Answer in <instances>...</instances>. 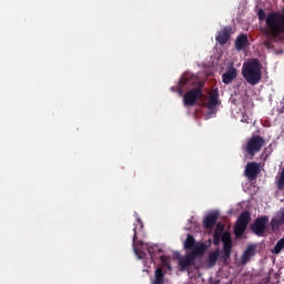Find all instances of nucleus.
Instances as JSON below:
<instances>
[{
    "mask_svg": "<svg viewBox=\"0 0 284 284\" xmlns=\"http://www.w3.org/2000/svg\"><path fill=\"white\" fill-rule=\"evenodd\" d=\"M250 44V40L247 39V34H240L235 40V49L241 51L245 50L247 45Z\"/></svg>",
    "mask_w": 284,
    "mask_h": 284,
    "instance_id": "obj_15",
    "label": "nucleus"
},
{
    "mask_svg": "<svg viewBox=\"0 0 284 284\" xmlns=\"http://www.w3.org/2000/svg\"><path fill=\"white\" fill-rule=\"evenodd\" d=\"M219 105V89H214L210 92L207 108L209 110H214Z\"/></svg>",
    "mask_w": 284,
    "mask_h": 284,
    "instance_id": "obj_16",
    "label": "nucleus"
},
{
    "mask_svg": "<svg viewBox=\"0 0 284 284\" xmlns=\"http://www.w3.org/2000/svg\"><path fill=\"white\" fill-rule=\"evenodd\" d=\"M250 221H252V213L250 211H243L234 225V235L236 239H241L243 234H245V230H247V225H250Z\"/></svg>",
    "mask_w": 284,
    "mask_h": 284,
    "instance_id": "obj_6",
    "label": "nucleus"
},
{
    "mask_svg": "<svg viewBox=\"0 0 284 284\" xmlns=\"http://www.w3.org/2000/svg\"><path fill=\"white\" fill-rule=\"evenodd\" d=\"M284 250V236L277 241V243L275 244L274 248L272 250L273 254H281V252H283Z\"/></svg>",
    "mask_w": 284,
    "mask_h": 284,
    "instance_id": "obj_20",
    "label": "nucleus"
},
{
    "mask_svg": "<svg viewBox=\"0 0 284 284\" xmlns=\"http://www.w3.org/2000/svg\"><path fill=\"white\" fill-rule=\"evenodd\" d=\"M136 225H140V230H143V221L141 219H138Z\"/></svg>",
    "mask_w": 284,
    "mask_h": 284,
    "instance_id": "obj_28",
    "label": "nucleus"
},
{
    "mask_svg": "<svg viewBox=\"0 0 284 284\" xmlns=\"http://www.w3.org/2000/svg\"><path fill=\"white\" fill-rule=\"evenodd\" d=\"M216 261H219V251L210 253L207 263L211 267H213V265H216Z\"/></svg>",
    "mask_w": 284,
    "mask_h": 284,
    "instance_id": "obj_21",
    "label": "nucleus"
},
{
    "mask_svg": "<svg viewBox=\"0 0 284 284\" xmlns=\"http://www.w3.org/2000/svg\"><path fill=\"white\" fill-rule=\"evenodd\" d=\"M267 223H270V217L262 216L257 217L254 223L251 224V230L256 236H263L267 230Z\"/></svg>",
    "mask_w": 284,
    "mask_h": 284,
    "instance_id": "obj_7",
    "label": "nucleus"
},
{
    "mask_svg": "<svg viewBox=\"0 0 284 284\" xmlns=\"http://www.w3.org/2000/svg\"><path fill=\"white\" fill-rule=\"evenodd\" d=\"M255 254L256 245H248L241 257L242 265H246L248 261H251L252 256H255Z\"/></svg>",
    "mask_w": 284,
    "mask_h": 284,
    "instance_id": "obj_13",
    "label": "nucleus"
},
{
    "mask_svg": "<svg viewBox=\"0 0 284 284\" xmlns=\"http://www.w3.org/2000/svg\"><path fill=\"white\" fill-rule=\"evenodd\" d=\"M223 239V226L221 230H215L213 233V243L214 245H219Z\"/></svg>",
    "mask_w": 284,
    "mask_h": 284,
    "instance_id": "obj_19",
    "label": "nucleus"
},
{
    "mask_svg": "<svg viewBox=\"0 0 284 284\" xmlns=\"http://www.w3.org/2000/svg\"><path fill=\"white\" fill-rule=\"evenodd\" d=\"M265 146V140L261 135H253L251 136L246 145L244 146V151L246 152L247 156H251V159H254L261 150Z\"/></svg>",
    "mask_w": 284,
    "mask_h": 284,
    "instance_id": "obj_4",
    "label": "nucleus"
},
{
    "mask_svg": "<svg viewBox=\"0 0 284 284\" xmlns=\"http://www.w3.org/2000/svg\"><path fill=\"white\" fill-rule=\"evenodd\" d=\"M266 28L264 33L266 37H281L284 34V9L282 13L276 11L270 12L265 19Z\"/></svg>",
    "mask_w": 284,
    "mask_h": 284,
    "instance_id": "obj_2",
    "label": "nucleus"
},
{
    "mask_svg": "<svg viewBox=\"0 0 284 284\" xmlns=\"http://www.w3.org/2000/svg\"><path fill=\"white\" fill-rule=\"evenodd\" d=\"M222 243H232V235L230 234V232H224L222 234Z\"/></svg>",
    "mask_w": 284,
    "mask_h": 284,
    "instance_id": "obj_23",
    "label": "nucleus"
},
{
    "mask_svg": "<svg viewBox=\"0 0 284 284\" xmlns=\"http://www.w3.org/2000/svg\"><path fill=\"white\" fill-rule=\"evenodd\" d=\"M231 37H232V27L226 26L219 31V34L216 36L215 41H217L220 45H225V43L230 41Z\"/></svg>",
    "mask_w": 284,
    "mask_h": 284,
    "instance_id": "obj_10",
    "label": "nucleus"
},
{
    "mask_svg": "<svg viewBox=\"0 0 284 284\" xmlns=\"http://www.w3.org/2000/svg\"><path fill=\"white\" fill-rule=\"evenodd\" d=\"M257 17H258L260 21H265V10L258 9Z\"/></svg>",
    "mask_w": 284,
    "mask_h": 284,
    "instance_id": "obj_27",
    "label": "nucleus"
},
{
    "mask_svg": "<svg viewBox=\"0 0 284 284\" xmlns=\"http://www.w3.org/2000/svg\"><path fill=\"white\" fill-rule=\"evenodd\" d=\"M263 67L258 59H253L242 67V77L248 85H258L263 79Z\"/></svg>",
    "mask_w": 284,
    "mask_h": 284,
    "instance_id": "obj_1",
    "label": "nucleus"
},
{
    "mask_svg": "<svg viewBox=\"0 0 284 284\" xmlns=\"http://www.w3.org/2000/svg\"><path fill=\"white\" fill-rule=\"evenodd\" d=\"M284 225V207H282L274 217L271 220L272 230H278Z\"/></svg>",
    "mask_w": 284,
    "mask_h": 284,
    "instance_id": "obj_11",
    "label": "nucleus"
},
{
    "mask_svg": "<svg viewBox=\"0 0 284 284\" xmlns=\"http://www.w3.org/2000/svg\"><path fill=\"white\" fill-rule=\"evenodd\" d=\"M196 240L194 239V236H192L191 234H189L186 236V240L184 242V250H194V247H196Z\"/></svg>",
    "mask_w": 284,
    "mask_h": 284,
    "instance_id": "obj_17",
    "label": "nucleus"
},
{
    "mask_svg": "<svg viewBox=\"0 0 284 284\" xmlns=\"http://www.w3.org/2000/svg\"><path fill=\"white\" fill-rule=\"evenodd\" d=\"M199 83H201V81H199V78L196 75L191 73H184L179 81L180 94H183V88H185V85H189L190 88L196 85V88H199Z\"/></svg>",
    "mask_w": 284,
    "mask_h": 284,
    "instance_id": "obj_8",
    "label": "nucleus"
},
{
    "mask_svg": "<svg viewBox=\"0 0 284 284\" xmlns=\"http://www.w3.org/2000/svg\"><path fill=\"white\" fill-rule=\"evenodd\" d=\"M148 252H149L150 256H152V254H154V248L153 247H149Z\"/></svg>",
    "mask_w": 284,
    "mask_h": 284,
    "instance_id": "obj_29",
    "label": "nucleus"
},
{
    "mask_svg": "<svg viewBox=\"0 0 284 284\" xmlns=\"http://www.w3.org/2000/svg\"><path fill=\"white\" fill-rule=\"evenodd\" d=\"M244 174L248 181L256 180V176L261 174V165L256 162H248L245 166Z\"/></svg>",
    "mask_w": 284,
    "mask_h": 284,
    "instance_id": "obj_9",
    "label": "nucleus"
},
{
    "mask_svg": "<svg viewBox=\"0 0 284 284\" xmlns=\"http://www.w3.org/2000/svg\"><path fill=\"white\" fill-rule=\"evenodd\" d=\"M160 261H161L163 267H168L169 270L172 267V266L170 265V258H168V256L162 255V256L160 257Z\"/></svg>",
    "mask_w": 284,
    "mask_h": 284,
    "instance_id": "obj_24",
    "label": "nucleus"
},
{
    "mask_svg": "<svg viewBox=\"0 0 284 284\" xmlns=\"http://www.w3.org/2000/svg\"><path fill=\"white\" fill-rule=\"evenodd\" d=\"M277 187L278 190H283L284 189V173L281 174L278 181H277Z\"/></svg>",
    "mask_w": 284,
    "mask_h": 284,
    "instance_id": "obj_26",
    "label": "nucleus"
},
{
    "mask_svg": "<svg viewBox=\"0 0 284 284\" xmlns=\"http://www.w3.org/2000/svg\"><path fill=\"white\" fill-rule=\"evenodd\" d=\"M164 277H165V275L163 274V270L158 267L155 270V277H154L152 284H163Z\"/></svg>",
    "mask_w": 284,
    "mask_h": 284,
    "instance_id": "obj_18",
    "label": "nucleus"
},
{
    "mask_svg": "<svg viewBox=\"0 0 284 284\" xmlns=\"http://www.w3.org/2000/svg\"><path fill=\"white\" fill-rule=\"evenodd\" d=\"M237 72L234 67H231L225 73L222 74V81L225 85H230L236 79Z\"/></svg>",
    "mask_w": 284,
    "mask_h": 284,
    "instance_id": "obj_14",
    "label": "nucleus"
},
{
    "mask_svg": "<svg viewBox=\"0 0 284 284\" xmlns=\"http://www.w3.org/2000/svg\"><path fill=\"white\" fill-rule=\"evenodd\" d=\"M207 250L205 243L199 244L191 252L186 253L184 257L179 261L180 272H185L187 267L194 265L197 256H203Z\"/></svg>",
    "mask_w": 284,
    "mask_h": 284,
    "instance_id": "obj_3",
    "label": "nucleus"
},
{
    "mask_svg": "<svg viewBox=\"0 0 284 284\" xmlns=\"http://www.w3.org/2000/svg\"><path fill=\"white\" fill-rule=\"evenodd\" d=\"M224 258H230L232 255V242L223 244Z\"/></svg>",
    "mask_w": 284,
    "mask_h": 284,
    "instance_id": "obj_22",
    "label": "nucleus"
},
{
    "mask_svg": "<svg viewBox=\"0 0 284 284\" xmlns=\"http://www.w3.org/2000/svg\"><path fill=\"white\" fill-rule=\"evenodd\" d=\"M216 221H219V213H211L206 215L203 220L204 230H212L214 225H216Z\"/></svg>",
    "mask_w": 284,
    "mask_h": 284,
    "instance_id": "obj_12",
    "label": "nucleus"
},
{
    "mask_svg": "<svg viewBox=\"0 0 284 284\" xmlns=\"http://www.w3.org/2000/svg\"><path fill=\"white\" fill-rule=\"evenodd\" d=\"M136 230H138L136 227L133 229V232H134V234H133V250H134L136 256H139V248H136V239H139V236H136Z\"/></svg>",
    "mask_w": 284,
    "mask_h": 284,
    "instance_id": "obj_25",
    "label": "nucleus"
},
{
    "mask_svg": "<svg viewBox=\"0 0 284 284\" xmlns=\"http://www.w3.org/2000/svg\"><path fill=\"white\" fill-rule=\"evenodd\" d=\"M203 82H199L196 88L189 90L183 97V103L185 108H192L196 105V101L203 98Z\"/></svg>",
    "mask_w": 284,
    "mask_h": 284,
    "instance_id": "obj_5",
    "label": "nucleus"
}]
</instances>
